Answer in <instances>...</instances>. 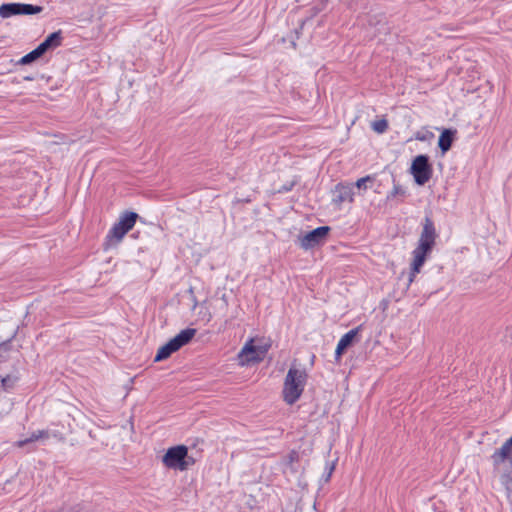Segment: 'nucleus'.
I'll return each instance as SVG.
<instances>
[{
	"label": "nucleus",
	"instance_id": "obj_1",
	"mask_svg": "<svg viewBox=\"0 0 512 512\" xmlns=\"http://www.w3.org/2000/svg\"><path fill=\"white\" fill-rule=\"evenodd\" d=\"M307 379L308 374L305 369L291 367L288 370L282 391L283 399L287 404L292 405L301 397Z\"/></svg>",
	"mask_w": 512,
	"mask_h": 512
},
{
	"label": "nucleus",
	"instance_id": "obj_2",
	"mask_svg": "<svg viewBox=\"0 0 512 512\" xmlns=\"http://www.w3.org/2000/svg\"><path fill=\"white\" fill-rule=\"evenodd\" d=\"M197 330L194 328H186L181 330L175 337L170 339L166 344L161 346L155 357L154 362H160L169 358L174 352L187 345L196 335Z\"/></svg>",
	"mask_w": 512,
	"mask_h": 512
},
{
	"label": "nucleus",
	"instance_id": "obj_3",
	"mask_svg": "<svg viewBox=\"0 0 512 512\" xmlns=\"http://www.w3.org/2000/svg\"><path fill=\"white\" fill-rule=\"evenodd\" d=\"M167 468L184 471L194 464V459L188 455V448L185 445H178L169 448L162 459Z\"/></svg>",
	"mask_w": 512,
	"mask_h": 512
},
{
	"label": "nucleus",
	"instance_id": "obj_4",
	"mask_svg": "<svg viewBox=\"0 0 512 512\" xmlns=\"http://www.w3.org/2000/svg\"><path fill=\"white\" fill-rule=\"evenodd\" d=\"M138 214L132 211H126L119 218L112 228L109 230L106 236V244L108 246L112 244H118L123 237L134 227Z\"/></svg>",
	"mask_w": 512,
	"mask_h": 512
},
{
	"label": "nucleus",
	"instance_id": "obj_5",
	"mask_svg": "<svg viewBox=\"0 0 512 512\" xmlns=\"http://www.w3.org/2000/svg\"><path fill=\"white\" fill-rule=\"evenodd\" d=\"M410 172L417 185L423 186L426 184L433 175V167L429 156L426 154L417 155L412 161Z\"/></svg>",
	"mask_w": 512,
	"mask_h": 512
},
{
	"label": "nucleus",
	"instance_id": "obj_6",
	"mask_svg": "<svg viewBox=\"0 0 512 512\" xmlns=\"http://www.w3.org/2000/svg\"><path fill=\"white\" fill-rule=\"evenodd\" d=\"M42 11V6L26 3H4L0 6V16L4 19L16 15H35Z\"/></svg>",
	"mask_w": 512,
	"mask_h": 512
},
{
	"label": "nucleus",
	"instance_id": "obj_7",
	"mask_svg": "<svg viewBox=\"0 0 512 512\" xmlns=\"http://www.w3.org/2000/svg\"><path fill=\"white\" fill-rule=\"evenodd\" d=\"M267 353V348L262 346H255L253 344V340L250 339L241 349L238 354L239 364L247 365L250 363H259L261 362L265 354Z\"/></svg>",
	"mask_w": 512,
	"mask_h": 512
},
{
	"label": "nucleus",
	"instance_id": "obj_8",
	"mask_svg": "<svg viewBox=\"0 0 512 512\" xmlns=\"http://www.w3.org/2000/svg\"><path fill=\"white\" fill-rule=\"evenodd\" d=\"M331 228L329 226L317 227L304 236L300 237V246L305 249H312L326 242Z\"/></svg>",
	"mask_w": 512,
	"mask_h": 512
},
{
	"label": "nucleus",
	"instance_id": "obj_9",
	"mask_svg": "<svg viewBox=\"0 0 512 512\" xmlns=\"http://www.w3.org/2000/svg\"><path fill=\"white\" fill-rule=\"evenodd\" d=\"M436 237L437 232L434 222L429 215H426L422 222V231L417 246L432 250L435 245Z\"/></svg>",
	"mask_w": 512,
	"mask_h": 512
},
{
	"label": "nucleus",
	"instance_id": "obj_10",
	"mask_svg": "<svg viewBox=\"0 0 512 512\" xmlns=\"http://www.w3.org/2000/svg\"><path fill=\"white\" fill-rule=\"evenodd\" d=\"M431 251L432 250H430V249H427V248L423 249V247L417 246L414 249V251L412 252L413 261L411 263V270L408 275L407 283L405 284V288H404L405 291L408 290L411 283L414 281L416 274L420 272L421 267L423 266V264L426 261L427 255Z\"/></svg>",
	"mask_w": 512,
	"mask_h": 512
},
{
	"label": "nucleus",
	"instance_id": "obj_11",
	"mask_svg": "<svg viewBox=\"0 0 512 512\" xmlns=\"http://www.w3.org/2000/svg\"><path fill=\"white\" fill-rule=\"evenodd\" d=\"M354 185L338 183L333 190V203L341 205L344 202H353Z\"/></svg>",
	"mask_w": 512,
	"mask_h": 512
},
{
	"label": "nucleus",
	"instance_id": "obj_12",
	"mask_svg": "<svg viewBox=\"0 0 512 512\" xmlns=\"http://www.w3.org/2000/svg\"><path fill=\"white\" fill-rule=\"evenodd\" d=\"M49 437L50 434L48 430H37L32 432L30 437L16 441L14 446L17 448H23L25 446H28L27 452H32L36 449V447L33 446V443L35 441H38L40 439H48Z\"/></svg>",
	"mask_w": 512,
	"mask_h": 512
},
{
	"label": "nucleus",
	"instance_id": "obj_13",
	"mask_svg": "<svg viewBox=\"0 0 512 512\" xmlns=\"http://www.w3.org/2000/svg\"><path fill=\"white\" fill-rule=\"evenodd\" d=\"M63 40L62 31L58 30L51 34H49L45 40L40 43L37 48L44 55L47 51L53 50L59 46H61Z\"/></svg>",
	"mask_w": 512,
	"mask_h": 512
},
{
	"label": "nucleus",
	"instance_id": "obj_14",
	"mask_svg": "<svg viewBox=\"0 0 512 512\" xmlns=\"http://www.w3.org/2000/svg\"><path fill=\"white\" fill-rule=\"evenodd\" d=\"M360 329H361V326L356 327V328L348 331L341 337V339L339 340V342L337 344L336 350H335L336 358H339L346 351V349L349 348L353 344L354 339Z\"/></svg>",
	"mask_w": 512,
	"mask_h": 512
},
{
	"label": "nucleus",
	"instance_id": "obj_15",
	"mask_svg": "<svg viewBox=\"0 0 512 512\" xmlns=\"http://www.w3.org/2000/svg\"><path fill=\"white\" fill-rule=\"evenodd\" d=\"M456 130L452 129H444L442 133L439 136L438 139V146L442 152V154H445L447 151H449L452 147L454 138H455Z\"/></svg>",
	"mask_w": 512,
	"mask_h": 512
},
{
	"label": "nucleus",
	"instance_id": "obj_16",
	"mask_svg": "<svg viewBox=\"0 0 512 512\" xmlns=\"http://www.w3.org/2000/svg\"><path fill=\"white\" fill-rule=\"evenodd\" d=\"M43 54L40 52V50L36 47L35 49H33L32 51H30L29 53H27L26 55H24L19 61H18V64L20 65H27V64H30L34 61H36L37 59H39L40 57H42Z\"/></svg>",
	"mask_w": 512,
	"mask_h": 512
},
{
	"label": "nucleus",
	"instance_id": "obj_17",
	"mask_svg": "<svg viewBox=\"0 0 512 512\" xmlns=\"http://www.w3.org/2000/svg\"><path fill=\"white\" fill-rule=\"evenodd\" d=\"M11 347L12 344L10 339L0 343V363L7 361Z\"/></svg>",
	"mask_w": 512,
	"mask_h": 512
},
{
	"label": "nucleus",
	"instance_id": "obj_18",
	"mask_svg": "<svg viewBox=\"0 0 512 512\" xmlns=\"http://www.w3.org/2000/svg\"><path fill=\"white\" fill-rule=\"evenodd\" d=\"M372 129L378 134H383L388 129V121L384 118L376 120L372 123Z\"/></svg>",
	"mask_w": 512,
	"mask_h": 512
},
{
	"label": "nucleus",
	"instance_id": "obj_19",
	"mask_svg": "<svg viewBox=\"0 0 512 512\" xmlns=\"http://www.w3.org/2000/svg\"><path fill=\"white\" fill-rule=\"evenodd\" d=\"M17 380L18 378L16 376L7 375L1 378L2 387L4 388V390L11 389L14 387Z\"/></svg>",
	"mask_w": 512,
	"mask_h": 512
},
{
	"label": "nucleus",
	"instance_id": "obj_20",
	"mask_svg": "<svg viewBox=\"0 0 512 512\" xmlns=\"http://www.w3.org/2000/svg\"><path fill=\"white\" fill-rule=\"evenodd\" d=\"M405 195V189L399 184H394L392 191L387 195V200L393 199L396 196L405 197Z\"/></svg>",
	"mask_w": 512,
	"mask_h": 512
},
{
	"label": "nucleus",
	"instance_id": "obj_21",
	"mask_svg": "<svg viewBox=\"0 0 512 512\" xmlns=\"http://www.w3.org/2000/svg\"><path fill=\"white\" fill-rule=\"evenodd\" d=\"M434 134L430 131H426V132H416L415 135H414V138L418 141H427V140H430L431 138H433Z\"/></svg>",
	"mask_w": 512,
	"mask_h": 512
},
{
	"label": "nucleus",
	"instance_id": "obj_22",
	"mask_svg": "<svg viewBox=\"0 0 512 512\" xmlns=\"http://www.w3.org/2000/svg\"><path fill=\"white\" fill-rule=\"evenodd\" d=\"M369 181H372V177L371 176H365V177H362L360 179H358L355 183V186L359 189H366V182H369Z\"/></svg>",
	"mask_w": 512,
	"mask_h": 512
},
{
	"label": "nucleus",
	"instance_id": "obj_23",
	"mask_svg": "<svg viewBox=\"0 0 512 512\" xmlns=\"http://www.w3.org/2000/svg\"><path fill=\"white\" fill-rule=\"evenodd\" d=\"M296 184V181H291V182H287L285 183L284 185H282L279 189H278V192L279 193H286V192H289L293 189V187L295 186Z\"/></svg>",
	"mask_w": 512,
	"mask_h": 512
},
{
	"label": "nucleus",
	"instance_id": "obj_24",
	"mask_svg": "<svg viewBox=\"0 0 512 512\" xmlns=\"http://www.w3.org/2000/svg\"><path fill=\"white\" fill-rule=\"evenodd\" d=\"M333 470H334V466L332 465V466H330V467H329V471H328V474H327V478H326V480H328V479L330 478V476H331V474H332Z\"/></svg>",
	"mask_w": 512,
	"mask_h": 512
},
{
	"label": "nucleus",
	"instance_id": "obj_25",
	"mask_svg": "<svg viewBox=\"0 0 512 512\" xmlns=\"http://www.w3.org/2000/svg\"><path fill=\"white\" fill-rule=\"evenodd\" d=\"M35 78L33 76H24L23 80L25 81H33Z\"/></svg>",
	"mask_w": 512,
	"mask_h": 512
}]
</instances>
